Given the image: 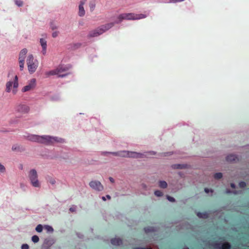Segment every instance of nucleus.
<instances>
[{"mask_svg": "<svg viewBox=\"0 0 249 249\" xmlns=\"http://www.w3.org/2000/svg\"><path fill=\"white\" fill-rule=\"evenodd\" d=\"M27 64L30 73H33L36 71L37 66L35 63L34 57L32 54L29 55L27 59Z\"/></svg>", "mask_w": 249, "mask_h": 249, "instance_id": "3", "label": "nucleus"}, {"mask_svg": "<svg viewBox=\"0 0 249 249\" xmlns=\"http://www.w3.org/2000/svg\"><path fill=\"white\" fill-rule=\"evenodd\" d=\"M102 199L104 201H106V199H105V196H102Z\"/></svg>", "mask_w": 249, "mask_h": 249, "instance_id": "59", "label": "nucleus"}, {"mask_svg": "<svg viewBox=\"0 0 249 249\" xmlns=\"http://www.w3.org/2000/svg\"><path fill=\"white\" fill-rule=\"evenodd\" d=\"M59 73H60V69H56L55 70L48 71L46 73V74L47 76H50L51 75H55L58 74Z\"/></svg>", "mask_w": 249, "mask_h": 249, "instance_id": "20", "label": "nucleus"}, {"mask_svg": "<svg viewBox=\"0 0 249 249\" xmlns=\"http://www.w3.org/2000/svg\"><path fill=\"white\" fill-rule=\"evenodd\" d=\"M139 249H151V248L146 249V248H139Z\"/></svg>", "mask_w": 249, "mask_h": 249, "instance_id": "60", "label": "nucleus"}, {"mask_svg": "<svg viewBox=\"0 0 249 249\" xmlns=\"http://www.w3.org/2000/svg\"><path fill=\"white\" fill-rule=\"evenodd\" d=\"M24 60H19V68L20 71H22L24 68Z\"/></svg>", "mask_w": 249, "mask_h": 249, "instance_id": "32", "label": "nucleus"}, {"mask_svg": "<svg viewBox=\"0 0 249 249\" xmlns=\"http://www.w3.org/2000/svg\"><path fill=\"white\" fill-rule=\"evenodd\" d=\"M214 247L217 249H230L231 248L228 243L215 244Z\"/></svg>", "mask_w": 249, "mask_h": 249, "instance_id": "11", "label": "nucleus"}, {"mask_svg": "<svg viewBox=\"0 0 249 249\" xmlns=\"http://www.w3.org/2000/svg\"><path fill=\"white\" fill-rule=\"evenodd\" d=\"M90 187L97 191H101L103 190L104 187L101 183L97 180H92L89 183Z\"/></svg>", "mask_w": 249, "mask_h": 249, "instance_id": "5", "label": "nucleus"}, {"mask_svg": "<svg viewBox=\"0 0 249 249\" xmlns=\"http://www.w3.org/2000/svg\"><path fill=\"white\" fill-rule=\"evenodd\" d=\"M232 194H233L234 195H238V194H240L242 193L241 191H233L232 192Z\"/></svg>", "mask_w": 249, "mask_h": 249, "instance_id": "42", "label": "nucleus"}, {"mask_svg": "<svg viewBox=\"0 0 249 249\" xmlns=\"http://www.w3.org/2000/svg\"><path fill=\"white\" fill-rule=\"evenodd\" d=\"M29 178L32 185L35 187H39L40 183L38 179V175L36 171L31 169L29 173Z\"/></svg>", "mask_w": 249, "mask_h": 249, "instance_id": "2", "label": "nucleus"}, {"mask_svg": "<svg viewBox=\"0 0 249 249\" xmlns=\"http://www.w3.org/2000/svg\"><path fill=\"white\" fill-rule=\"evenodd\" d=\"M29 247L28 244H24L21 246V249H29Z\"/></svg>", "mask_w": 249, "mask_h": 249, "instance_id": "38", "label": "nucleus"}, {"mask_svg": "<svg viewBox=\"0 0 249 249\" xmlns=\"http://www.w3.org/2000/svg\"><path fill=\"white\" fill-rule=\"evenodd\" d=\"M146 153H148V154H149L150 155H156V153L154 151H149V152H146Z\"/></svg>", "mask_w": 249, "mask_h": 249, "instance_id": "45", "label": "nucleus"}, {"mask_svg": "<svg viewBox=\"0 0 249 249\" xmlns=\"http://www.w3.org/2000/svg\"><path fill=\"white\" fill-rule=\"evenodd\" d=\"M127 152H130V151L126 150L120 151V153H121V157L123 158H129V157L127 156L128 154H127Z\"/></svg>", "mask_w": 249, "mask_h": 249, "instance_id": "25", "label": "nucleus"}, {"mask_svg": "<svg viewBox=\"0 0 249 249\" xmlns=\"http://www.w3.org/2000/svg\"><path fill=\"white\" fill-rule=\"evenodd\" d=\"M169 2L174 3V2H178V1L177 0H170Z\"/></svg>", "mask_w": 249, "mask_h": 249, "instance_id": "54", "label": "nucleus"}, {"mask_svg": "<svg viewBox=\"0 0 249 249\" xmlns=\"http://www.w3.org/2000/svg\"><path fill=\"white\" fill-rule=\"evenodd\" d=\"M76 207L75 206H73L72 207L70 208L69 210L71 212H74L76 210Z\"/></svg>", "mask_w": 249, "mask_h": 249, "instance_id": "41", "label": "nucleus"}, {"mask_svg": "<svg viewBox=\"0 0 249 249\" xmlns=\"http://www.w3.org/2000/svg\"><path fill=\"white\" fill-rule=\"evenodd\" d=\"M109 180H110V181L111 183H114V179L112 177H109Z\"/></svg>", "mask_w": 249, "mask_h": 249, "instance_id": "48", "label": "nucleus"}, {"mask_svg": "<svg viewBox=\"0 0 249 249\" xmlns=\"http://www.w3.org/2000/svg\"><path fill=\"white\" fill-rule=\"evenodd\" d=\"M144 231L145 232L148 233L151 231H153L154 230V228L152 227H148L144 228Z\"/></svg>", "mask_w": 249, "mask_h": 249, "instance_id": "33", "label": "nucleus"}, {"mask_svg": "<svg viewBox=\"0 0 249 249\" xmlns=\"http://www.w3.org/2000/svg\"><path fill=\"white\" fill-rule=\"evenodd\" d=\"M114 23H109L104 25L102 26L101 27L98 28L99 29L100 32L102 34L103 33L105 32L106 31H107L111 28H112L114 26Z\"/></svg>", "mask_w": 249, "mask_h": 249, "instance_id": "9", "label": "nucleus"}, {"mask_svg": "<svg viewBox=\"0 0 249 249\" xmlns=\"http://www.w3.org/2000/svg\"><path fill=\"white\" fill-rule=\"evenodd\" d=\"M32 240L34 243H37L39 241V237L37 235H34L32 237Z\"/></svg>", "mask_w": 249, "mask_h": 249, "instance_id": "30", "label": "nucleus"}, {"mask_svg": "<svg viewBox=\"0 0 249 249\" xmlns=\"http://www.w3.org/2000/svg\"><path fill=\"white\" fill-rule=\"evenodd\" d=\"M125 19L128 20H136L144 18L146 17V15L144 14H134L132 13L124 14Z\"/></svg>", "mask_w": 249, "mask_h": 249, "instance_id": "4", "label": "nucleus"}, {"mask_svg": "<svg viewBox=\"0 0 249 249\" xmlns=\"http://www.w3.org/2000/svg\"><path fill=\"white\" fill-rule=\"evenodd\" d=\"M57 69H60V72L66 71L67 70V68H64L62 67H59Z\"/></svg>", "mask_w": 249, "mask_h": 249, "instance_id": "40", "label": "nucleus"}, {"mask_svg": "<svg viewBox=\"0 0 249 249\" xmlns=\"http://www.w3.org/2000/svg\"><path fill=\"white\" fill-rule=\"evenodd\" d=\"M226 160V161L229 162H234L239 161L238 157L234 154H230L227 156Z\"/></svg>", "mask_w": 249, "mask_h": 249, "instance_id": "10", "label": "nucleus"}, {"mask_svg": "<svg viewBox=\"0 0 249 249\" xmlns=\"http://www.w3.org/2000/svg\"><path fill=\"white\" fill-rule=\"evenodd\" d=\"M106 197L109 200L111 199V196L109 195H107Z\"/></svg>", "mask_w": 249, "mask_h": 249, "instance_id": "56", "label": "nucleus"}, {"mask_svg": "<svg viewBox=\"0 0 249 249\" xmlns=\"http://www.w3.org/2000/svg\"><path fill=\"white\" fill-rule=\"evenodd\" d=\"M86 1V0H82L80 1V3L79 5L78 14L80 17L83 16L85 14V10L83 7V5L85 3Z\"/></svg>", "mask_w": 249, "mask_h": 249, "instance_id": "12", "label": "nucleus"}, {"mask_svg": "<svg viewBox=\"0 0 249 249\" xmlns=\"http://www.w3.org/2000/svg\"><path fill=\"white\" fill-rule=\"evenodd\" d=\"M111 243L114 246H120L122 244V240L120 238H114L111 240Z\"/></svg>", "mask_w": 249, "mask_h": 249, "instance_id": "17", "label": "nucleus"}, {"mask_svg": "<svg viewBox=\"0 0 249 249\" xmlns=\"http://www.w3.org/2000/svg\"><path fill=\"white\" fill-rule=\"evenodd\" d=\"M231 186L232 188H235V187H236L234 183H231Z\"/></svg>", "mask_w": 249, "mask_h": 249, "instance_id": "52", "label": "nucleus"}, {"mask_svg": "<svg viewBox=\"0 0 249 249\" xmlns=\"http://www.w3.org/2000/svg\"><path fill=\"white\" fill-rule=\"evenodd\" d=\"M19 149V147H17V146H13L12 147V149L13 150H18Z\"/></svg>", "mask_w": 249, "mask_h": 249, "instance_id": "47", "label": "nucleus"}, {"mask_svg": "<svg viewBox=\"0 0 249 249\" xmlns=\"http://www.w3.org/2000/svg\"><path fill=\"white\" fill-rule=\"evenodd\" d=\"M95 6V4H91V8H94Z\"/></svg>", "mask_w": 249, "mask_h": 249, "instance_id": "58", "label": "nucleus"}, {"mask_svg": "<svg viewBox=\"0 0 249 249\" xmlns=\"http://www.w3.org/2000/svg\"><path fill=\"white\" fill-rule=\"evenodd\" d=\"M197 215L199 218H206L208 217V214L206 213H197Z\"/></svg>", "mask_w": 249, "mask_h": 249, "instance_id": "24", "label": "nucleus"}, {"mask_svg": "<svg viewBox=\"0 0 249 249\" xmlns=\"http://www.w3.org/2000/svg\"><path fill=\"white\" fill-rule=\"evenodd\" d=\"M204 191L206 193H208L210 191L212 193L213 192V190H209V189L208 188H205L204 189Z\"/></svg>", "mask_w": 249, "mask_h": 249, "instance_id": "46", "label": "nucleus"}, {"mask_svg": "<svg viewBox=\"0 0 249 249\" xmlns=\"http://www.w3.org/2000/svg\"><path fill=\"white\" fill-rule=\"evenodd\" d=\"M139 249V248H135V249Z\"/></svg>", "mask_w": 249, "mask_h": 249, "instance_id": "62", "label": "nucleus"}, {"mask_svg": "<svg viewBox=\"0 0 249 249\" xmlns=\"http://www.w3.org/2000/svg\"><path fill=\"white\" fill-rule=\"evenodd\" d=\"M64 140L58 137H53L50 136H40V143L45 144H51L54 142L63 143Z\"/></svg>", "mask_w": 249, "mask_h": 249, "instance_id": "1", "label": "nucleus"}, {"mask_svg": "<svg viewBox=\"0 0 249 249\" xmlns=\"http://www.w3.org/2000/svg\"><path fill=\"white\" fill-rule=\"evenodd\" d=\"M118 18L119 19V21L120 22H121L123 19H125V18H124V14H122V15H120L119 17H118Z\"/></svg>", "mask_w": 249, "mask_h": 249, "instance_id": "37", "label": "nucleus"}, {"mask_svg": "<svg viewBox=\"0 0 249 249\" xmlns=\"http://www.w3.org/2000/svg\"><path fill=\"white\" fill-rule=\"evenodd\" d=\"M169 2L174 3V2H178V1L177 0H170Z\"/></svg>", "mask_w": 249, "mask_h": 249, "instance_id": "53", "label": "nucleus"}, {"mask_svg": "<svg viewBox=\"0 0 249 249\" xmlns=\"http://www.w3.org/2000/svg\"><path fill=\"white\" fill-rule=\"evenodd\" d=\"M213 177L216 179H220L223 177V174L222 173H217L214 175Z\"/></svg>", "mask_w": 249, "mask_h": 249, "instance_id": "26", "label": "nucleus"}, {"mask_svg": "<svg viewBox=\"0 0 249 249\" xmlns=\"http://www.w3.org/2000/svg\"><path fill=\"white\" fill-rule=\"evenodd\" d=\"M77 236H78L79 238H83V236H83V234H80V233H77Z\"/></svg>", "mask_w": 249, "mask_h": 249, "instance_id": "50", "label": "nucleus"}, {"mask_svg": "<svg viewBox=\"0 0 249 249\" xmlns=\"http://www.w3.org/2000/svg\"><path fill=\"white\" fill-rule=\"evenodd\" d=\"M27 53V50L26 49H22L19 54V60H24L25 57Z\"/></svg>", "mask_w": 249, "mask_h": 249, "instance_id": "18", "label": "nucleus"}, {"mask_svg": "<svg viewBox=\"0 0 249 249\" xmlns=\"http://www.w3.org/2000/svg\"><path fill=\"white\" fill-rule=\"evenodd\" d=\"M16 3L18 6H21L22 5V1H21L17 0Z\"/></svg>", "mask_w": 249, "mask_h": 249, "instance_id": "43", "label": "nucleus"}, {"mask_svg": "<svg viewBox=\"0 0 249 249\" xmlns=\"http://www.w3.org/2000/svg\"><path fill=\"white\" fill-rule=\"evenodd\" d=\"M66 75L67 74L59 75L58 77H63L66 76Z\"/></svg>", "mask_w": 249, "mask_h": 249, "instance_id": "57", "label": "nucleus"}, {"mask_svg": "<svg viewBox=\"0 0 249 249\" xmlns=\"http://www.w3.org/2000/svg\"><path fill=\"white\" fill-rule=\"evenodd\" d=\"M154 194L155 196L158 197L162 196L163 195L162 192L160 190L155 191Z\"/></svg>", "mask_w": 249, "mask_h": 249, "instance_id": "27", "label": "nucleus"}, {"mask_svg": "<svg viewBox=\"0 0 249 249\" xmlns=\"http://www.w3.org/2000/svg\"><path fill=\"white\" fill-rule=\"evenodd\" d=\"M188 249V248H185V249Z\"/></svg>", "mask_w": 249, "mask_h": 249, "instance_id": "63", "label": "nucleus"}, {"mask_svg": "<svg viewBox=\"0 0 249 249\" xmlns=\"http://www.w3.org/2000/svg\"><path fill=\"white\" fill-rule=\"evenodd\" d=\"M40 43L42 48V53L43 55H45L46 53L47 41L43 38H40Z\"/></svg>", "mask_w": 249, "mask_h": 249, "instance_id": "13", "label": "nucleus"}, {"mask_svg": "<svg viewBox=\"0 0 249 249\" xmlns=\"http://www.w3.org/2000/svg\"><path fill=\"white\" fill-rule=\"evenodd\" d=\"M58 34V32L55 31V32H53L52 34L53 37H56L57 36Z\"/></svg>", "mask_w": 249, "mask_h": 249, "instance_id": "44", "label": "nucleus"}, {"mask_svg": "<svg viewBox=\"0 0 249 249\" xmlns=\"http://www.w3.org/2000/svg\"><path fill=\"white\" fill-rule=\"evenodd\" d=\"M36 80L35 78H33L30 80V83L28 85L22 88V92H27L28 91H30L31 90H33V89H34L36 87Z\"/></svg>", "mask_w": 249, "mask_h": 249, "instance_id": "6", "label": "nucleus"}, {"mask_svg": "<svg viewBox=\"0 0 249 249\" xmlns=\"http://www.w3.org/2000/svg\"><path fill=\"white\" fill-rule=\"evenodd\" d=\"M77 45L78 46V47H79L80 46V44H77Z\"/></svg>", "mask_w": 249, "mask_h": 249, "instance_id": "61", "label": "nucleus"}, {"mask_svg": "<svg viewBox=\"0 0 249 249\" xmlns=\"http://www.w3.org/2000/svg\"><path fill=\"white\" fill-rule=\"evenodd\" d=\"M104 154H112L113 155L115 156L121 157V153H120V152H104Z\"/></svg>", "mask_w": 249, "mask_h": 249, "instance_id": "29", "label": "nucleus"}, {"mask_svg": "<svg viewBox=\"0 0 249 249\" xmlns=\"http://www.w3.org/2000/svg\"><path fill=\"white\" fill-rule=\"evenodd\" d=\"M5 168L4 166L0 163V171L1 172H4L5 171Z\"/></svg>", "mask_w": 249, "mask_h": 249, "instance_id": "39", "label": "nucleus"}, {"mask_svg": "<svg viewBox=\"0 0 249 249\" xmlns=\"http://www.w3.org/2000/svg\"><path fill=\"white\" fill-rule=\"evenodd\" d=\"M18 77L17 75L15 77V80L13 84V88L14 89L13 90V92L14 94H15L17 92L16 89L18 87Z\"/></svg>", "mask_w": 249, "mask_h": 249, "instance_id": "19", "label": "nucleus"}, {"mask_svg": "<svg viewBox=\"0 0 249 249\" xmlns=\"http://www.w3.org/2000/svg\"><path fill=\"white\" fill-rule=\"evenodd\" d=\"M13 83L11 81H9L6 83V91L7 92H10L11 91V88L12 87Z\"/></svg>", "mask_w": 249, "mask_h": 249, "instance_id": "22", "label": "nucleus"}, {"mask_svg": "<svg viewBox=\"0 0 249 249\" xmlns=\"http://www.w3.org/2000/svg\"><path fill=\"white\" fill-rule=\"evenodd\" d=\"M141 187L144 190H147L148 189L147 185L145 183H142L141 184Z\"/></svg>", "mask_w": 249, "mask_h": 249, "instance_id": "36", "label": "nucleus"}, {"mask_svg": "<svg viewBox=\"0 0 249 249\" xmlns=\"http://www.w3.org/2000/svg\"><path fill=\"white\" fill-rule=\"evenodd\" d=\"M159 187L161 188L165 189L167 187V183L164 180H160L159 182Z\"/></svg>", "mask_w": 249, "mask_h": 249, "instance_id": "21", "label": "nucleus"}, {"mask_svg": "<svg viewBox=\"0 0 249 249\" xmlns=\"http://www.w3.org/2000/svg\"><path fill=\"white\" fill-rule=\"evenodd\" d=\"M45 229L48 232H53V228L50 226H49V225H45L44 226Z\"/></svg>", "mask_w": 249, "mask_h": 249, "instance_id": "28", "label": "nucleus"}, {"mask_svg": "<svg viewBox=\"0 0 249 249\" xmlns=\"http://www.w3.org/2000/svg\"><path fill=\"white\" fill-rule=\"evenodd\" d=\"M50 182L52 184H54L55 182V181L54 179H51Z\"/></svg>", "mask_w": 249, "mask_h": 249, "instance_id": "51", "label": "nucleus"}, {"mask_svg": "<svg viewBox=\"0 0 249 249\" xmlns=\"http://www.w3.org/2000/svg\"><path fill=\"white\" fill-rule=\"evenodd\" d=\"M52 29L53 30L56 29H57V27H56V26H52Z\"/></svg>", "mask_w": 249, "mask_h": 249, "instance_id": "55", "label": "nucleus"}, {"mask_svg": "<svg viewBox=\"0 0 249 249\" xmlns=\"http://www.w3.org/2000/svg\"><path fill=\"white\" fill-rule=\"evenodd\" d=\"M173 169H181L187 168V164H175L171 165Z\"/></svg>", "mask_w": 249, "mask_h": 249, "instance_id": "16", "label": "nucleus"}, {"mask_svg": "<svg viewBox=\"0 0 249 249\" xmlns=\"http://www.w3.org/2000/svg\"><path fill=\"white\" fill-rule=\"evenodd\" d=\"M239 186L240 188H245L246 186V183L244 181H241L239 183Z\"/></svg>", "mask_w": 249, "mask_h": 249, "instance_id": "35", "label": "nucleus"}, {"mask_svg": "<svg viewBox=\"0 0 249 249\" xmlns=\"http://www.w3.org/2000/svg\"><path fill=\"white\" fill-rule=\"evenodd\" d=\"M166 198L170 202H175L176 201V200L174 197L169 196H166Z\"/></svg>", "mask_w": 249, "mask_h": 249, "instance_id": "34", "label": "nucleus"}, {"mask_svg": "<svg viewBox=\"0 0 249 249\" xmlns=\"http://www.w3.org/2000/svg\"><path fill=\"white\" fill-rule=\"evenodd\" d=\"M42 229H43V227L40 224H39L38 225L36 228V230L37 232H40L42 231Z\"/></svg>", "mask_w": 249, "mask_h": 249, "instance_id": "31", "label": "nucleus"}, {"mask_svg": "<svg viewBox=\"0 0 249 249\" xmlns=\"http://www.w3.org/2000/svg\"><path fill=\"white\" fill-rule=\"evenodd\" d=\"M19 110L20 111H24L25 112H28L29 108L28 107L24 105H21L19 106Z\"/></svg>", "mask_w": 249, "mask_h": 249, "instance_id": "23", "label": "nucleus"}, {"mask_svg": "<svg viewBox=\"0 0 249 249\" xmlns=\"http://www.w3.org/2000/svg\"><path fill=\"white\" fill-rule=\"evenodd\" d=\"M54 243L53 239H46L42 246V249H49V248L52 246Z\"/></svg>", "mask_w": 249, "mask_h": 249, "instance_id": "8", "label": "nucleus"}, {"mask_svg": "<svg viewBox=\"0 0 249 249\" xmlns=\"http://www.w3.org/2000/svg\"><path fill=\"white\" fill-rule=\"evenodd\" d=\"M232 191H231L229 189H227L226 191V193L227 194H231L232 193Z\"/></svg>", "mask_w": 249, "mask_h": 249, "instance_id": "49", "label": "nucleus"}, {"mask_svg": "<svg viewBox=\"0 0 249 249\" xmlns=\"http://www.w3.org/2000/svg\"><path fill=\"white\" fill-rule=\"evenodd\" d=\"M101 34H102L100 32L99 29L97 28L93 31H91L89 34V36L90 37H95Z\"/></svg>", "mask_w": 249, "mask_h": 249, "instance_id": "14", "label": "nucleus"}, {"mask_svg": "<svg viewBox=\"0 0 249 249\" xmlns=\"http://www.w3.org/2000/svg\"><path fill=\"white\" fill-rule=\"evenodd\" d=\"M127 154H128L127 156L129 158L141 159L145 157L144 154L135 151H130V152H127Z\"/></svg>", "mask_w": 249, "mask_h": 249, "instance_id": "7", "label": "nucleus"}, {"mask_svg": "<svg viewBox=\"0 0 249 249\" xmlns=\"http://www.w3.org/2000/svg\"><path fill=\"white\" fill-rule=\"evenodd\" d=\"M40 136L32 135L31 136H29L28 137V139L29 140L32 142H36L40 143Z\"/></svg>", "mask_w": 249, "mask_h": 249, "instance_id": "15", "label": "nucleus"}]
</instances>
